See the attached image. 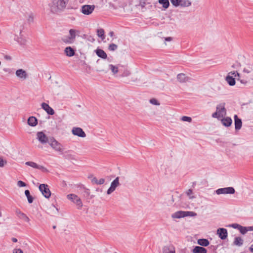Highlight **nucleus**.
Returning a JSON list of instances; mask_svg holds the SVG:
<instances>
[{"instance_id":"30","label":"nucleus","mask_w":253,"mask_h":253,"mask_svg":"<svg viewBox=\"0 0 253 253\" xmlns=\"http://www.w3.org/2000/svg\"><path fill=\"white\" fill-rule=\"evenodd\" d=\"M25 194L27 198L28 202L29 204L33 203L34 198L31 195L30 191L29 190H26L25 191Z\"/></svg>"},{"instance_id":"14","label":"nucleus","mask_w":253,"mask_h":253,"mask_svg":"<svg viewBox=\"0 0 253 253\" xmlns=\"http://www.w3.org/2000/svg\"><path fill=\"white\" fill-rule=\"evenodd\" d=\"M42 107L48 115H53L54 114V110L48 104L44 102L42 103Z\"/></svg>"},{"instance_id":"18","label":"nucleus","mask_w":253,"mask_h":253,"mask_svg":"<svg viewBox=\"0 0 253 253\" xmlns=\"http://www.w3.org/2000/svg\"><path fill=\"white\" fill-rule=\"evenodd\" d=\"M221 123L222 125L226 127L230 126L232 123V120L229 117H226L221 119Z\"/></svg>"},{"instance_id":"17","label":"nucleus","mask_w":253,"mask_h":253,"mask_svg":"<svg viewBox=\"0 0 253 253\" xmlns=\"http://www.w3.org/2000/svg\"><path fill=\"white\" fill-rule=\"evenodd\" d=\"M121 65L118 66H115L112 64L109 65V68L114 74H116L117 73H121L122 72V69L120 68Z\"/></svg>"},{"instance_id":"4","label":"nucleus","mask_w":253,"mask_h":253,"mask_svg":"<svg viewBox=\"0 0 253 253\" xmlns=\"http://www.w3.org/2000/svg\"><path fill=\"white\" fill-rule=\"evenodd\" d=\"M214 192L217 194H233L235 192V189L232 187L221 188L217 189Z\"/></svg>"},{"instance_id":"5","label":"nucleus","mask_w":253,"mask_h":253,"mask_svg":"<svg viewBox=\"0 0 253 253\" xmlns=\"http://www.w3.org/2000/svg\"><path fill=\"white\" fill-rule=\"evenodd\" d=\"M39 190L42 195L46 198H49L51 196V192L48 188V186L45 184H41L39 185Z\"/></svg>"},{"instance_id":"57","label":"nucleus","mask_w":253,"mask_h":253,"mask_svg":"<svg viewBox=\"0 0 253 253\" xmlns=\"http://www.w3.org/2000/svg\"><path fill=\"white\" fill-rule=\"evenodd\" d=\"M3 71L5 72H8L9 73H11V69H9V68H4L3 69Z\"/></svg>"},{"instance_id":"12","label":"nucleus","mask_w":253,"mask_h":253,"mask_svg":"<svg viewBox=\"0 0 253 253\" xmlns=\"http://www.w3.org/2000/svg\"><path fill=\"white\" fill-rule=\"evenodd\" d=\"M225 103H221L216 106V111L220 114L222 117L223 115H225L226 114V110L225 108Z\"/></svg>"},{"instance_id":"31","label":"nucleus","mask_w":253,"mask_h":253,"mask_svg":"<svg viewBox=\"0 0 253 253\" xmlns=\"http://www.w3.org/2000/svg\"><path fill=\"white\" fill-rule=\"evenodd\" d=\"M158 2L162 4L165 9L168 8L169 6V0H159Z\"/></svg>"},{"instance_id":"27","label":"nucleus","mask_w":253,"mask_h":253,"mask_svg":"<svg viewBox=\"0 0 253 253\" xmlns=\"http://www.w3.org/2000/svg\"><path fill=\"white\" fill-rule=\"evenodd\" d=\"M77 32L75 31V29H71L69 31V35L68 37L69 38V39H70L73 42H74L75 41Z\"/></svg>"},{"instance_id":"42","label":"nucleus","mask_w":253,"mask_h":253,"mask_svg":"<svg viewBox=\"0 0 253 253\" xmlns=\"http://www.w3.org/2000/svg\"><path fill=\"white\" fill-rule=\"evenodd\" d=\"M181 120L183 121H186L188 122H191L192 121V119L191 117H187V116H183L181 118Z\"/></svg>"},{"instance_id":"63","label":"nucleus","mask_w":253,"mask_h":253,"mask_svg":"<svg viewBox=\"0 0 253 253\" xmlns=\"http://www.w3.org/2000/svg\"><path fill=\"white\" fill-rule=\"evenodd\" d=\"M250 250L251 252L253 253V244L250 247Z\"/></svg>"},{"instance_id":"35","label":"nucleus","mask_w":253,"mask_h":253,"mask_svg":"<svg viewBox=\"0 0 253 253\" xmlns=\"http://www.w3.org/2000/svg\"><path fill=\"white\" fill-rule=\"evenodd\" d=\"M25 164L27 166H30L33 168L38 169L39 165L33 162H27Z\"/></svg>"},{"instance_id":"51","label":"nucleus","mask_w":253,"mask_h":253,"mask_svg":"<svg viewBox=\"0 0 253 253\" xmlns=\"http://www.w3.org/2000/svg\"><path fill=\"white\" fill-rule=\"evenodd\" d=\"M28 21L29 23L33 22L34 21V16L33 14H30L28 18Z\"/></svg>"},{"instance_id":"6","label":"nucleus","mask_w":253,"mask_h":253,"mask_svg":"<svg viewBox=\"0 0 253 253\" xmlns=\"http://www.w3.org/2000/svg\"><path fill=\"white\" fill-rule=\"evenodd\" d=\"M48 143L50 146L55 151L61 152L63 151V149L62 145L54 138L50 139Z\"/></svg>"},{"instance_id":"54","label":"nucleus","mask_w":253,"mask_h":253,"mask_svg":"<svg viewBox=\"0 0 253 253\" xmlns=\"http://www.w3.org/2000/svg\"><path fill=\"white\" fill-rule=\"evenodd\" d=\"M238 81H239L240 83L244 85L246 84H247V81L245 80H242L240 79L239 78L237 79Z\"/></svg>"},{"instance_id":"32","label":"nucleus","mask_w":253,"mask_h":253,"mask_svg":"<svg viewBox=\"0 0 253 253\" xmlns=\"http://www.w3.org/2000/svg\"><path fill=\"white\" fill-rule=\"evenodd\" d=\"M97 36L101 38L102 40L105 39L104 30L103 29H97Z\"/></svg>"},{"instance_id":"41","label":"nucleus","mask_w":253,"mask_h":253,"mask_svg":"<svg viewBox=\"0 0 253 253\" xmlns=\"http://www.w3.org/2000/svg\"><path fill=\"white\" fill-rule=\"evenodd\" d=\"M163 253H175V251L170 250V249L168 247H165L163 250Z\"/></svg>"},{"instance_id":"25","label":"nucleus","mask_w":253,"mask_h":253,"mask_svg":"<svg viewBox=\"0 0 253 253\" xmlns=\"http://www.w3.org/2000/svg\"><path fill=\"white\" fill-rule=\"evenodd\" d=\"M197 243L203 247H207L210 244V242L207 239H199L197 241Z\"/></svg>"},{"instance_id":"45","label":"nucleus","mask_w":253,"mask_h":253,"mask_svg":"<svg viewBox=\"0 0 253 253\" xmlns=\"http://www.w3.org/2000/svg\"><path fill=\"white\" fill-rule=\"evenodd\" d=\"M240 226H241L240 225H239V224H238L237 223H233V224H229L227 226L231 227H233V228L239 229V228H240Z\"/></svg>"},{"instance_id":"22","label":"nucleus","mask_w":253,"mask_h":253,"mask_svg":"<svg viewBox=\"0 0 253 253\" xmlns=\"http://www.w3.org/2000/svg\"><path fill=\"white\" fill-rule=\"evenodd\" d=\"M95 52L99 57L101 58L102 59H105L107 57V55L106 52L101 49H96L95 50Z\"/></svg>"},{"instance_id":"48","label":"nucleus","mask_w":253,"mask_h":253,"mask_svg":"<svg viewBox=\"0 0 253 253\" xmlns=\"http://www.w3.org/2000/svg\"><path fill=\"white\" fill-rule=\"evenodd\" d=\"M228 75H232L234 76V77H236V76H237L238 77H240V74L238 73L237 71L230 72L228 73Z\"/></svg>"},{"instance_id":"52","label":"nucleus","mask_w":253,"mask_h":253,"mask_svg":"<svg viewBox=\"0 0 253 253\" xmlns=\"http://www.w3.org/2000/svg\"><path fill=\"white\" fill-rule=\"evenodd\" d=\"M84 189V195L86 196H88L89 195V190L88 189H86L84 187L83 188Z\"/></svg>"},{"instance_id":"47","label":"nucleus","mask_w":253,"mask_h":253,"mask_svg":"<svg viewBox=\"0 0 253 253\" xmlns=\"http://www.w3.org/2000/svg\"><path fill=\"white\" fill-rule=\"evenodd\" d=\"M6 163V161L4 160L2 157H0V167H4V165Z\"/></svg>"},{"instance_id":"11","label":"nucleus","mask_w":253,"mask_h":253,"mask_svg":"<svg viewBox=\"0 0 253 253\" xmlns=\"http://www.w3.org/2000/svg\"><path fill=\"white\" fill-rule=\"evenodd\" d=\"M217 235L221 240H225L228 236L227 230L224 228H219L217 230Z\"/></svg>"},{"instance_id":"56","label":"nucleus","mask_w":253,"mask_h":253,"mask_svg":"<svg viewBox=\"0 0 253 253\" xmlns=\"http://www.w3.org/2000/svg\"><path fill=\"white\" fill-rule=\"evenodd\" d=\"M4 59L7 60H11V57L9 55H4Z\"/></svg>"},{"instance_id":"60","label":"nucleus","mask_w":253,"mask_h":253,"mask_svg":"<svg viewBox=\"0 0 253 253\" xmlns=\"http://www.w3.org/2000/svg\"><path fill=\"white\" fill-rule=\"evenodd\" d=\"M109 35L110 37H113L114 36V32L113 31H111V32H109Z\"/></svg>"},{"instance_id":"24","label":"nucleus","mask_w":253,"mask_h":253,"mask_svg":"<svg viewBox=\"0 0 253 253\" xmlns=\"http://www.w3.org/2000/svg\"><path fill=\"white\" fill-rule=\"evenodd\" d=\"M188 77L183 73H180L177 75V79L180 83H184L188 81Z\"/></svg>"},{"instance_id":"29","label":"nucleus","mask_w":253,"mask_h":253,"mask_svg":"<svg viewBox=\"0 0 253 253\" xmlns=\"http://www.w3.org/2000/svg\"><path fill=\"white\" fill-rule=\"evenodd\" d=\"M91 182L93 184L101 185L104 183L105 179L104 178H100L99 180H98L96 177H93L91 179Z\"/></svg>"},{"instance_id":"8","label":"nucleus","mask_w":253,"mask_h":253,"mask_svg":"<svg viewBox=\"0 0 253 253\" xmlns=\"http://www.w3.org/2000/svg\"><path fill=\"white\" fill-rule=\"evenodd\" d=\"M120 185L119 183V177H117L111 183L110 187L107 191V194L108 195L111 194L113 192L116 188Z\"/></svg>"},{"instance_id":"15","label":"nucleus","mask_w":253,"mask_h":253,"mask_svg":"<svg viewBox=\"0 0 253 253\" xmlns=\"http://www.w3.org/2000/svg\"><path fill=\"white\" fill-rule=\"evenodd\" d=\"M234 119L235 123V128L236 130H239L241 128L242 126V120L239 118L237 115H234Z\"/></svg>"},{"instance_id":"19","label":"nucleus","mask_w":253,"mask_h":253,"mask_svg":"<svg viewBox=\"0 0 253 253\" xmlns=\"http://www.w3.org/2000/svg\"><path fill=\"white\" fill-rule=\"evenodd\" d=\"M120 68L122 69V72L121 73H119L121 77H126L128 76L130 74V71L128 70L126 67L121 65Z\"/></svg>"},{"instance_id":"7","label":"nucleus","mask_w":253,"mask_h":253,"mask_svg":"<svg viewBox=\"0 0 253 253\" xmlns=\"http://www.w3.org/2000/svg\"><path fill=\"white\" fill-rule=\"evenodd\" d=\"M95 6L94 5L85 4L82 6L81 12L84 15H89L94 10Z\"/></svg>"},{"instance_id":"49","label":"nucleus","mask_w":253,"mask_h":253,"mask_svg":"<svg viewBox=\"0 0 253 253\" xmlns=\"http://www.w3.org/2000/svg\"><path fill=\"white\" fill-rule=\"evenodd\" d=\"M253 70L251 67H249L248 68H244L243 70V72L246 73H250L251 72H252Z\"/></svg>"},{"instance_id":"37","label":"nucleus","mask_w":253,"mask_h":253,"mask_svg":"<svg viewBox=\"0 0 253 253\" xmlns=\"http://www.w3.org/2000/svg\"><path fill=\"white\" fill-rule=\"evenodd\" d=\"M172 4L175 7L180 5L182 0H170Z\"/></svg>"},{"instance_id":"58","label":"nucleus","mask_w":253,"mask_h":253,"mask_svg":"<svg viewBox=\"0 0 253 253\" xmlns=\"http://www.w3.org/2000/svg\"><path fill=\"white\" fill-rule=\"evenodd\" d=\"M247 229H248V231H253V226L247 227Z\"/></svg>"},{"instance_id":"36","label":"nucleus","mask_w":253,"mask_h":253,"mask_svg":"<svg viewBox=\"0 0 253 253\" xmlns=\"http://www.w3.org/2000/svg\"><path fill=\"white\" fill-rule=\"evenodd\" d=\"M242 234H245L248 232L247 227L240 226L238 229Z\"/></svg>"},{"instance_id":"62","label":"nucleus","mask_w":253,"mask_h":253,"mask_svg":"<svg viewBox=\"0 0 253 253\" xmlns=\"http://www.w3.org/2000/svg\"><path fill=\"white\" fill-rule=\"evenodd\" d=\"M75 31L76 32H77L76 33V36H79V34H80V31L79 30H75Z\"/></svg>"},{"instance_id":"34","label":"nucleus","mask_w":253,"mask_h":253,"mask_svg":"<svg viewBox=\"0 0 253 253\" xmlns=\"http://www.w3.org/2000/svg\"><path fill=\"white\" fill-rule=\"evenodd\" d=\"M16 40L19 43V44H20L21 45L26 44V40L21 36L20 37H18Z\"/></svg>"},{"instance_id":"46","label":"nucleus","mask_w":253,"mask_h":253,"mask_svg":"<svg viewBox=\"0 0 253 253\" xmlns=\"http://www.w3.org/2000/svg\"><path fill=\"white\" fill-rule=\"evenodd\" d=\"M17 185L20 187H25L26 186V184L24 182H23L21 180H19L17 182Z\"/></svg>"},{"instance_id":"28","label":"nucleus","mask_w":253,"mask_h":253,"mask_svg":"<svg viewBox=\"0 0 253 253\" xmlns=\"http://www.w3.org/2000/svg\"><path fill=\"white\" fill-rule=\"evenodd\" d=\"M244 241L240 237H237L235 238L234 244L236 246L240 247L243 245Z\"/></svg>"},{"instance_id":"44","label":"nucleus","mask_w":253,"mask_h":253,"mask_svg":"<svg viewBox=\"0 0 253 253\" xmlns=\"http://www.w3.org/2000/svg\"><path fill=\"white\" fill-rule=\"evenodd\" d=\"M37 169H40L42 171L45 172H47L48 171V169L46 168H45V167H43L42 166H40V165L38 166V167Z\"/></svg>"},{"instance_id":"53","label":"nucleus","mask_w":253,"mask_h":253,"mask_svg":"<svg viewBox=\"0 0 253 253\" xmlns=\"http://www.w3.org/2000/svg\"><path fill=\"white\" fill-rule=\"evenodd\" d=\"M13 253H23V252L20 249H15L13 251Z\"/></svg>"},{"instance_id":"10","label":"nucleus","mask_w":253,"mask_h":253,"mask_svg":"<svg viewBox=\"0 0 253 253\" xmlns=\"http://www.w3.org/2000/svg\"><path fill=\"white\" fill-rule=\"evenodd\" d=\"M72 132L73 134L74 135L78 136L80 137H85L86 136V134L83 130V129L81 127H74L72 128Z\"/></svg>"},{"instance_id":"9","label":"nucleus","mask_w":253,"mask_h":253,"mask_svg":"<svg viewBox=\"0 0 253 253\" xmlns=\"http://www.w3.org/2000/svg\"><path fill=\"white\" fill-rule=\"evenodd\" d=\"M37 138L39 142L42 144H44L49 142L48 137L42 131L37 132Z\"/></svg>"},{"instance_id":"64","label":"nucleus","mask_w":253,"mask_h":253,"mask_svg":"<svg viewBox=\"0 0 253 253\" xmlns=\"http://www.w3.org/2000/svg\"><path fill=\"white\" fill-rule=\"evenodd\" d=\"M53 207H54V208H55L56 209V211H57L58 212V209L57 208H56V207H55V206L53 205Z\"/></svg>"},{"instance_id":"1","label":"nucleus","mask_w":253,"mask_h":253,"mask_svg":"<svg viewBox=\"0 0 253 253\" xmlns=\"http://www.w3.org/2000/svg\"><path fill=\"white\" fill-rule=\"evenodd\" d=\"M69 1V0H53L50 5L51 11L53 13L63 11Z\"/></svg>"},{"instance_id":"61","label":"nucleus","mask_w":253,"mask_h":253,"mask_svg":"<svg viewBox=\"0 0 253 253\" xmlns=\"http://www.w3.org/2000/svg\"><path fill=\"white\" fill-rule=\"evenodd\" d=\"M11 240H12V242H13L14 243H16V242H17V239L16 238H12L11 239Z\"/></svg>"},{"instance_id":"33","label":"nucleus","mask_w":253,"mask_h":253,"mask_svg":"<svg viewBox=\"0 0 253 253\" xmlns=\"http://www.w3.org/2000/svg\"><path fill=\"white\" fill-rule=\"evenodd\" d=\"M191 2L189 0H182V2H181L180 5L181 6H189L191 5Z\"/></svg>"},{"instance_id":"26","label":"nucleus","mask_w":253,"mask_h":253,"mask_svg":"<svg viewBox=\"0 0 253 253\" xmlns=\"http://www.w3.org/2000/svg\"><path fill=\"white\" fill-rule=\"evenodd\" d=\"M226 81L230 86H233L236 84L235 79L230 75L226 76Z\"/></svg>"},{"instance_id":"21","label":"nucleus","mask_w":253,"mask_h":253,"mask_svg":"<svg viewBox=\"0 0 253 253\" xmlns=\"http://www.w3.org/2000/svg\"><path fill=\"white\" fill-rule=\"evenodd\" d=\"M64 52L66 56L72 57L75 55V50L71 46H68L65 48Z\"/></svg>"},{"instance_id":"38","label":"nucleus","mask_w":253,"mask_h":253,"mask_svg":"<svg viewBox=\"0 0 253 253\" xmlns=\"http://www.w3.org/2000/svg\"><path fill=\"white\" fill-rule=\"evenodd\" d=\"M186 194L189 197L190 199H193L194 198H195V197L193 195V191L191 189H188L186 191Z\"/></svg>"},{"instance_id":"13","label":"nucleus","mask_w":253,"mask_h":253,"mask_svg":"<svg viewBox=\"0 0 253 253\" xmlns=\"http://www.w3.org/2000/svg\"><path fill=\"white\" fill-rule=\"evenodd\" d=\"M15 75L18 78L23 80H25L28 77V75L26 71L22 69L16 70Z\"/></svg>"},{"instance_id":"50","label":"nucleus","mask_w":253,"mask_h":253,"mask_svg":"<svg viewBox=\"0 0 253 253\" xmlns=\"http://www.w3.org/2000/svg\"><path fill=\"white\" fill-rule=\"evenodd\" d=\"M212 117L213 118H220L221 116V115L220 114H219V113L216 111L215 112L213 113L212 114Z\"/></svg>"},{"instance_id":"43","label":"nucleus","mask_w":253,"mask_h":253,"mask_svg":"<svg viewBox=\"0 0 253 253\" xmlns=\"http://www.w3.org/2000/svg\"><path fill=\"white\" fill-rule=\"evenodd\" d=\"M150 102L151 104H153V105H160V103H159L158 100H156L155 98H153V99H150Z\"/></svg>"},{"instance_id":"16","label":"nucleus","mask_w":253,"mask_h":253,"mask_svg":"<svg viewBox=\"0 0 253 253\" xmlns=\"http://www.w3.org/2000/svg\"><path fill=\"white\" fill-rule=\"evenodd\" d=\"M17 216L20 219L24 220L26 222L30 221L29 218L23 212H22L20 210L16 209L15 211Z\"/></svg>"},{"instance_id":"20","label":"nucleus","mask_w":253,"mask_h":253,"mask_svg":"<svg viewBox=\"0 0 253 253\" xmlns=\"http://www.w3.org/2000/svg\"><path fill=\"white\" fill-rule=\"evenodd\" d=\"M192 253H207V250L203 247L195 246L192 250Z\"/></svg>"},{"instance_id":"23","label":"nucleus","mask_w":253,"mask_h":253,"mask_svg":"<svg viewBox=\"0 0 253 253\" xmlns=\"http://www.w3.org/2000/svg\"><path fill=\"white\" fill-rule=\"evenodd\" d=\"M27 123L31 126H35L38 124V120L36 117L31 116L28 118Z\"/></svg>"},{"instance_id":"3","label":"nucleus","mask_w":253,"mask_h":253,"mask_svg":"<svg viewBox=\"0 0 253 253\" xmlns=\"http://www.w3.org/2000/svg\"><path fill=\"white\" fill-rule=\"evenodd\" d=\"M67 198L77 205V209H80L83 207L82 202L77 195L70 194L67 195Z\"/></svg>"},{"instance_id":"40","label":"nucleus","mask_w":253,"mask_h":253,"mask_svg":"<svg viewBox=\"0 0 253 253\" xmlns=\"http://www.w3.org/2000/svg\"><path fill=\"white\" fill-rule=\"evenodd\" d=\"M62 40L65 43L71 44V43H73V42L70 39H69V38L68 37V36L63 38L62 39Z\"/></svg>"},{"instance_id":"59","label":"nucleus","mask_w":253,"mask_h":253,"mask_svg":"<svg viewBox=\"0 0 253 253\" xmlns=\"http://www.w3.org/2000/svg\"><path fill=\"white\" fill-rule=\"evenodd\" d=\"M172 40V38L171 37H167L165 38L166 41H171Z\"/></svg>"},{"instance_id":"55","label":"nucleus","mask_w":253,"mask_h":253,"mask_svg":"<svg viewBox=\"0 0 253 253\" xmlns=\"http://www.w3.org/2000/svg\"><path fill=\"white\" fill-rule=\"evenodd\" d=\"M240 66H241V64L239 62H237L236 64H233L232 66V67L233 68H237L238 67H240Z\"/></svg>"},{"instance_id":"39","label":"nucleus","mask_w":253,"mask_h":253,"mask_svg":"<svg viewBox=\"0 0 253 253\" xmlns=\"http://www.w3.org/2000/svg\"><path fill=\"white\" fill-rule=\"evenodd\" d=\"M118 48V45L115 43H111L109 45L108 49L110 51H115Z\"/></svg>"},{"instance_id":"2","label":"nucleus","mask_w":253,"mask_h":253,"mask_svg":"<svg viewBox=\"0 0 253 253\" xmlns=\"http://www.w3.org/2000/svg\"><path fill=\"white\" fill-rule=\"evenodd\" d=\"M197 215L196 213L191 211H177L171 215L172 218H180L186 216H194Z\"/></svg>"}]
</instances>
